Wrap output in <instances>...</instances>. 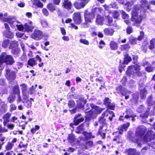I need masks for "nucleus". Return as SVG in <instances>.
<instances>
[{"label": "nucleus", "mask_w": 155, "mask_h": 155, "mask_svg": "<svg viewBox=\"0 0 155 155\" xmlns=\"http://www.w3.org/2000/svg\"><path fill=\"white\" fill-rule=\"evenodd\" d=\"M90 0L81 1V2H79L75 1L74 3V7L78 9L84 8L86 5L88 3Z\"/></svg>", "instance_id": "nucleus-9"}, {"label": "nucleus", "mask_w": 155, "mask_h": 155, "mask_svg": "<svg viewBox=\"0 0 155 155\" xmlns=\"http://www.w3.org/2000/svg\"><path fill=\"white\" fill-rule=\"evenodd\" d=\"M68 141L73 145L76 143L75 138L73 134H69L68 138Z\"/></svg>", "instance_id": "nucleus-26"}, {"label": "nucleus", "mask_w": 155, "mask_h": 155, "mask_svg": "<svg viewBox=\"0 0 155 155\" xmlns=\"http://www.w3.org/2000/svg\"><path fill=\"white\" fill-rule=\"evenodd\" d=\"M62 6L67 9H71L72 7V5L71 2L69 0H64Z\"/></svg>", "instance_id": "nucleus-18"}, {"label": "nucleus", "mask_w": 155, "mask_h": 155, "mask_svg": "<svg viewBox=\"0 0 155 155\" xmlns=\"http://www.w3.org/2000/svg\"><path fill=\"white\" fill-rule=\"evenodd\" d=\"M131 58L128 55V54H126L124 55V64H127L129 62L131 61Z\"/></svg>", "instance_id": "nucleus-37"}, {"label": "nucleus", "mask_w": 155, "mask_h": 155, "mask_svg": "<svg viewBox=\"0 0 155 155\" xmlns=\"http://www.w3.org/2000/svg\"><path fill=\"white\" fill-rule=\"evenodd\" d=\"M28 64L30 66H33L37 64V60L35 58H31L28 60Z\"/></svg>", "instance_id": "nucleus-28"}, {"label": "nucleus", "mask_w": 155, "mask_h": 155, "mask_svg": "<svg viewBox=\"0 0 155 155\" xmlns=\"http://www.w3.org/2000/svg\"><path fill=\"white\" fill-rule=\"evenodd\" d=\"M15 99V96L13 95H11L8 98V100L10 103H12L13 102Z\"/></svg>", "instance_id": "nucleus-53"}, {"label": "nucleus", "mask_w": 155, "mask_h": 155, "mask_svg": "<svg viewBox=\"0 0 155 155\" xmlns=\"http://www.w3.org/2000/svg\"><path fill=\"white\" fill-rule=\"evenodd\" d=\"M22 92L23 96H24V98H25V97H28V94L29 93V92H28L27 90L23 91Z\"/></svg>", "instance_id": "nucleus-56"}, {"label": "nucleus", "mask_w": 155, "mask_h": 155, "mask_svg": "<svg viewBox=\"0 0 155 155\" xmlns=\"http://www.w3.org/2000/svg\"><path fill=\"white\" fill-rule=\"evenodd\" d=\"M73 19L75 23L79 24L82 22L81 14L79 12L74 13L73 15Z\"/></svg>", "instance_id": "nucleus-13"}, {"label": "nucleus", "mask_w": 155, "mask_h": 155, "mask_svg": "<svg viewBox=\"0 0 155 155\" xmlns=\"http://www.w3.org/2000/svg\"><path fill=\"white\" fill-rule=\"evenodd\" d=\"M136 0H133V1H131L130 2H127L126 4H125V6H127V10L129 11L130 10V7L133 5L134 3L135 2Z\"/></svg>", "instance_id": "nucleus-42"}, {"label": "nucleus", "mask_w": 155, "mask_h": 155, "mask_svg": "<svg viewBox=\"0 0 155 155\" xmlns=\"http://www.w3.org/2000/svg\"><path fill=\"white\" fill-rule=\"evenodd\" d=\"M146 131V128L144 126H140L138 128L136 132L135 135L137 137L140 138L143 135Z\"/></svg>", "instance_id": "nucleus-11"}, {"label": "nucleus", "mask_w": 155, "mask_h": 155, "mask_svg": "<svg viewBox=\"0 0 155 155\" xmlns=\"http://www.w3.org/2000/svg\"><path fill=\"white\" fill-rule=\"evenodd\" d=\"M11 115V114L9 113H7L3 115V124L5 126H6L7 123L9 122V118Z\"/></svg>", "instance_id": "nucleus-21"}, {"label": "nucleus", "mask_w": 155, "mask_h": 155, "mask_svg": "<svg viewBox=\"0 0 155 155\" xmlns=\"http://www.w3.org/2000/svg\"><path fill=\"white\" fill-rule=\"evenodd\" d=\"M3 14L0 12V19L2 20L3 21L8 22L11 25L15 22V19L11 16H9L7 18H3Z\"/></svg>", "instance_id": "nucleus-12"}, {"label": "nucleus", "mask_w": 155, "mask_h": 155, "mask_svg": "<svg viewBox=\"0 0 155 155\" xmlns=\"http://www.w3.org/2000/svg\"><path fill=\"white\" fill-rule=\"evenodd\" d=\"M122 16V18L124 19H127L129 18L128 15L124 11H121Z\"/></svg>", "instance_id": "nucleus-52"}, {"label": "nucleus", "mask_w": 155, "mask_h": 155, "mask_svg": "<svg viewBox=\"0 0 155 155\" xmlns=\"http://www.w3.org/2000/svg\"><path fill=\"white\" fill-rule=\"evenodd\" d=\"M99 44L100 45L99 46V47L101 49L105 45V43L103 40H101L100 41Z\"/></svg>", "instance_id": "nucleus-63"}, {"label": "nucleus", "mask_w": 155, "mask_h": 155, "mask_svg": "<svg viewBox=\"0 0 155 155\" xmlns=\"http://www.w3.org/2000/svg\"><path fill=\"white\" fill-rule=\"evenodd\" d=\"M32 22L29 21L28 23H25L24 25V31L27 32L32 31L34 29V27L31 25Z\"/></svg>", "instance_id": "nucleus-15"}, {"label": "nucleus", "mask_w": 155, "mask_h": 155, "mask_svg": "<svg viewBox=\"0 0 155 155\" xmlns=\"http://www.w3.org/2000/svg\"><path fill=\"white\" fill-rule=\"evenodd\" d=\"M33 5H35L38 8H42L43 7V4L39 0H31Z\"/></svg>", "instance_id": "nucleus-23"}, {"label": "nucleus", "mask_w": 155, "mask_h": 155, "mask_svg": "<svg viewBox=\"0 0 155 155\" xmlns=\"http://www.w3.org/2000/svg\"><path fill=\"white\" fill-rule=\"evenodd\" d=\"M81 115V114H79L75 116L74 121V125H77L80 123L84 121V118L83 117H81L80 118L78 119V117H80Z\"/></svg>", "instance_id": "nucleus-20"}, {"label": "nucleus", "mask_w": 155, "mask_h": 155, "mask_svg": "<svg viewBox=\"0 0 155 155\" xmlns=\"http://www.w3.org/2000/svg\"><path fill=\"white\" fill-rule=\"evenodd\" d=\"M6 77L8 81L12 82L15 79L16 73L15 71L8 69L6 70Z\"/></svg>", "instance_id": "nucleus-7"}, {"label": "nucleus", "mask_w": 155, "mask_h": 155, "mask_svg": "<svg viewBox=\"0 0 155 155\" xmlns=\"http://www.w3.org/2000/svg\"><path fill=\"white\" fill-rule=\"evenodd\" d=\"M13 93L15 95L20 94V91L18 85H16L14 86L13 89Z\"/></svg>", "instance_id": "nucleus-35"}, {"label": "nucleus", "mask_w": 155, "mask_h": 155, "mask_svg": "<svg viewBox=\"0 0 155 155\" xmlns=\"http://www.w3.org/2000/svg\"><path fill=\"white\" fill-rule=\"evenodd\" d=\"M0 101V105L1 106V107L0 108V110L2 112L4 113L6 111L7 109V106L6 104H5L4 102H2V101Z\"/></svg>", "instance_id": "nucleus-31"}, {"label": "nucleus", "mask_w": 155, "mask_h": 155, "mask_svg": "<svg viewBox=\"0 0 155 155\" xmlns=\"http://www.w3.org/2000/svg\"><path fill=\"white\" fill-rule=\"evenodd\" d=\"M104 31L105 35L110 36L113 35L114 31V29L110 28H105L104 29Z\"/></svg>", "instance_id": "nucleus-25"}, {"label": "nucleus", "mask_w": 155, "mask_h": 155, "mask_svg": "<svg viewBox=\"0 0 155 155\" xmlns=\"http://www.w3.org/2000/svg\"><path fill=\"white\" fill-rule=\"evenodd\" d=\"M68 105L70 108L74 107L75 105V102L73 100H70L68 103Z\"/></svg>", "instance_id": "nucleus-51"}, {"label": "nucleus", "mask_w": 155, "mask_h": 155, "mask_svg": "<svg viewBox=\"0 0 155 155\" xmlns=\"http://www.w3.org/2000/svg\"><path fill=\"white\" fill-rule=\"evenodd\" d=\"M42 11L43 14L45 16H47L48 15L49 12L45 8H43L42 10Z\"/></svg>", "instance_id": "nucleus-55"}, {"label": "nucleus", "mask_w": 155, "mask_h": 155, "mask_svg": "<svg viewBox=\"0 0 155 155\" xmlns=\"http://www.w3.org/2000/svg\"><path fill=\"white\" fill-rule=\"evenodd\" d=\"M110 48L112 50H116L117 48V43L113 41H112L110 42Z\"/></svg>", "instance_id": "nucleus-39"}, {"label": "nucleus", "mask_w": 155, "mask_h": 155, "mask_svg": "<svg viewBox=\"0 0 155 155\" xmlns=\"http://www.w3.org/2000/svg\"><path fill=\"white\" fill-rule=\"evenodd\" d=\"M147 102L148 106H151L154 104H155V101L153 102L152 101V97L151 96L148 98ZM153 108L154 110L155 109V106Z\"/></svg>", "instance_id": "nucleus-29"}, {"label": "nucleus", "mask_w": 155, "mask_h": 155, "mask_svg": "<svg viewBox=\"0 0 155 155\" xmlns=\"http://www.w3.org/2000/svg\"><path fill=\"white\" fill-rule=\"evenodd\" d=\"M144 37V33L143 31H141L140 32V35L138 36L137 39L139 41H140L142 40Z\"/></svg>", "instance_id": "nucleus-54"}, {"label": "nucleus", "mask_w": 155, "mask_h": 155, "mask_svg": "<svg viewBox=\"0 0 155 155\" xmlns=\"http://www.w3.org/2000/svg\"><path fill=\"white\" fill-rule=\"evenodd\" d=\"M150 107L148 106L147 109H145L143 105H141L137 108V110L139 113H142L143 111L145 112V113L143 115L140 114V116L143 117L147 118L149 114L148 112L150 110V108L149 107Z\"/></svg>", "instance_id": "nucleus-8"}, {"label": "nucleus", "mask_w": 155, "mask_h": 155, "mask_svg": "<svg viewBox=\"0 0 155 155\" xmlns=\"http://www.w3.org/2000/svg\"><path fill=\"white\" fill-rule=\"evenodd\" d=\"M126 31L127 34H130L133 32V28L131 27H128L127 28Z\"/></svg>", "instance_id": "nucleus-59"}, {"label": "nucleus", "mask_w": 155, "mask_h": 155, "mask_svg": "<svg viewBox=\"0 0 155 155\" xmlns=\"http://www.w3.org/2000/svg\"><path fill=\"white\" fill-rule=\"evenodd\" d=\"M14 145V144L12 143L8 142L5 147V149L7 150H10L12 148Z\"/></svg>", "instance_id": "nucleus-48"}, {"label": "nucleus", "mask_w": 155, "mask_h": 155, "mask_svg": "<svg viewBox=\"0 0 155 155\" xmlns=\"http://www.w3.org/2000/svg\"><path fill=\"white\" fill-rule=\"evenodd\" d=\"M146 70L148 72H151L153 71V68L151 66L146 67L145 68Z\"/></svg>", "instance_id": "nucleus-60"}, {"label": "nucleus", "mask_w": 155, "mask_h": 155, "mask_svg": "<svg viewBox=\"0 0 155 155\" xmlns=\"http://www.w3.org/2000/svg\"><path fill=\"white\" fill-rule=\"evenodd\" d=\"M6 126H7L8 128L11 130H13L15 127V125L11 123L8 124Z\"/></svg>", "instance_id": "nucleus-62"}, {"label": "nucleus", "mask_w": 155, "mask_h": 155, "mask_svg": "<svg viewBox=\"0 0 155 155\" xmlns=\"http://www.w3.org/2000/svg\"><path fill=\"white\" fill-rule=\"evenodd\" d=\"M141 3V6L139 5L135 6L132 11L131 21L134 22L132 25L139 26L141 23L144 13L147 10L150 8V6L147 1L145 0H142Z\"/></svg>", "instance_id": "nucleus-1"}, {"label": "nucleus", "mask_w": 155, "mask_h": 155, "mask_svg": "<svg viewBox=\"0 0 155 155\" xmlns=\"http://www.w3.org/2000/svg\"><path fill=\"white\" fill-rule=\"evenodd\" d=\"M129 42L131 45H134L137 43V39L132 36H130L128 38Z\"/></svg>", "instance_id": "nucleus-43"}, {"label": "nucleus", "mask_w": 155, "mask_h": 155, "mask_svg": "<svg viewBox=\"0 0 155 155\" xmlns=\"http://www.w3.org/2000/svg\"><path fill=\"white\" fill-rule=\"evenodd\" d=\"M104 104L107 106L109 109L112 110L114 109L115 106V104L111 103L109 98L108 97L105 98L104 101Z\"/></svg>", "instance_id": "nucleus-17"}, {"label": "nucleus", "mask_w": 155, "mask_h": 155, "mask_svg": "<svg viewBox=\"0 0 155 155\" xmlns=\"http://www.w3.org/2000/svg\"><path fill=\"white\" fill-rule=\"evenodd\" d=\"M90 106L92 109L94 110L95 111H88V109L86 110L85 113H87L86 116L89 118H95L96 117L97 114L100 113L104 110V108H100L93 104H91Z\"/></svg>", "instance_id": "nucleus-4"}, {"label": "nucleus", "mask_w": 155, "mask_h": 155, "mask_svg": "<svg viewBox=\"0 0 155 155\" xmlns=\"http://www.w3.org/2000/svg\"><path fill=\"white\" fill-rule=\"evenodd\" d=\"M155 137V133L152 131H149L144 137L143 140L146 142H148Z\"/></svg>", "instance_id": "nucleus-10"}, {"label": "nucleus", "mask_w": 155, "mask_h": 155, "mask_svg": "<svg viewBox=\"0 0 155 155\" xmlns=\"http://www.w3.org/2000/svg\"><path fill=\"white\" fill-rule=\"evenodd\" d=\"M19 31H24V26H23L21 25H16Z\"/></svg>", "instance_id": "nucleus-58"}, {"label": "nucleus", "mask_w": 155, "mask_h": 155, "mask_svg": "<svg viewBox=\"0 0 155 155\" xmlns=\"http://www.w3.org/2000/svg\"><path fill=\"white\" fill-rule=\"evenodd\" d=\"M83 134L87 139H89L94 137V136L91 135V133H87L86 132H84L83 133Z\"/></svg>", "instance_id": "nucleus-40"}, {"label": "nucleus", "mask_w": 155, "mask_h": 155, "mask_svg": "<svg viewBox=\"0 0 155 155\" xmlns=\"http://www.w3.org/2000/svg\"><path fill=\"white\" fill-rule=\"evenodd\" d=\"M110 15L113 16L114 18H117L119 16V13L117 11H114L113 12H109Z\"/></svg>", "instance_id": "nucleus-38"}, {"label": "nucleus", "mask_w": 155, "mask_h": 155, "mask_svg": "<svg viewBox=\"0 0 155 155\" xmlns=\"http://www.w3.org/2000/svg\"><path fill=\"white\" fill-rule=\"evenodd\" d=\"M126 113L127 114L125 116L126 118H128L130 117H136V115L133 113L132 111L130 109H127Z\"/></svg>", "instance_id": "nucleus-22"}, {"label": "nucleus", "mask_w": 155, "mask_h": 155, "mask_svg": "<svg viewBox=\"0 0 155 155\" xmlns=\"http://www.w3.org/2000/svg\"><path fill=\"white\" fill-rule=\"evenodd\" d=\"M130 125L129 123H127L125 124H123V125L121 126L118 128V132H115L113 133V135L116 134L117 133H118L119 134H121L124 131H126L127 128L129 127Z\"/></svg>", "instance_id": "nucleus-16"}, {"label": "nucleus", "mask_w": 155, "mask_h": 155, "mask_svg": "<svg viewBox=\"0 0 155 155\" xmlns=\"http://www.w3.org/2000/svg\"><path fill=\"white\" fill-rule=\"evenodd\" d=\"M14 62V58L11 55L7 54L5 52H3L0 55L1 63H6L7 64L12 65Z\"/></svg>", "instance_id": "nucleus-5"}, {"label": "nucleus", "mask_w": 155, "mask_h": 155, "mask_svg": "<svg viewBox=\"0 0 155 155\" xmlns=\"http://www.w3.org/2000/svg\"><path fill=\"white\" fill-rule=\"evenodd\" d=\"M41 23L42 26L43 27L47 28L48 26V24L46 20L45 19H43L41 21Z\"/></svg>", "instance_id": "nucleus-49"}, {"label": "nucleus", "mask_w": 155, "mask_h": 155, "mask_svg": "<svg viewBox=\"0 0 155 155\" xmlns=\"http://www.w3.org/2000/svg\"><path fill=\"white\" fill-rule=\"evenodd\" d=\"M140 90L141 91L140 95L141 98L143 99L145 97L147 94V91L145 89L142 90V89L140 88Z\"/></svg>", "instance_id": "nucleus-47"}, {"label": "nucleus", "mask_w": 155, "mask_h": 155, "mask_svg": "<svg viewBox=\"0 0 155 155\" xmlns=\"http://www.w3.org/2000/svg\"><path fill=\"white\" fill-rule=\"evenodd\" d=\"M20 52V49L19 48H16L12 51V54L15 55L16 57H18Z\"/></svg>", "instance_id": "nucleus-41"}, {"label": "nucleus", "mask_w": 155, "mask_h": 155, "mask_svg": "<svg viewBox=\"0 0 155 155\" xmlns=\"http://www.w3.org/2000/svg\"><path fill=\"white\" fill-rule=\"evenodd\" d=\"M110 15H109L106 16V18L105 19L106 24L108 26L112 25L116 26V25L115 22V21H113L112 18L110 17Z\"/></svg>", "instance_id": "nucleus-14"}, {"label": "nucleus", "mask_w": 155, "mask_h": 155, "mask_svg": "<svg viewBox=\"0 0 155 155\" xmlns=\"http://www.w3.org/2000/svg\"><path fill=\"white\" fill-rule=\"evenodd\" d=\"M103 128V126H101L100 127L99 130L98 132V134L100 135L101 137L103 139L105 137V134L103 133L102 131V130Z\"/></svg>", "instance_id": "nucleus-44"}, {"label": "nucleus", "mask_w": 155, "mask_h": 155, "mask_svg": "<svg viewBox=\"0 0 155 155\" xmlns=\"http://www.w3.org/2000/svg\"><path fill=\"white\" fill-rule=\"evenodd\" d=\"M104 7L105 9L107 11H109V9L111 7L113 8H117V6L116 4V3H114L112 4H111L110 5L107 6V5H104Z\"/></svg>", "instance_id": "nucleus-32"}, {"label": "nucleus", "mask_w": 155, "mask_h": 155, "mask_svg": "<svg viewBox=\"0 0 155 155\" xmlns=\"http://www.w3.org/2000/svg\"><path fill=\"white\" fill-rule=\"evenodd\" d=\"M126 153L128 155H140L139 152L137 151L135 149H129L126 150Z\"/></svg>", "instance_id": "nucleus-19"}, {"label": "nucleus", "mask_w": 155, "mask_h": 155, "mask_svg": "<svg viewBox=\"0 0 155 155\" xmlns=\"http://www.w3.org/2000/svg\"><path fill=\"white\" fill-rule=\"evenodd\" d=\"M150 45L149 46L150 49L152 50L155 48V38L152 39L150 41Z\"/></svg>", "instance_id": "nucleus-45"}, {"label": "nucleus", "mask_w": 155, "mask_h": 155, "mask_svg": "<svg viewBox=\"0 0 155 155\" xmlns=\"http://www.w3.org/2000/svg\"><path fill=\"white\" fill-rule=\"evenodd\" d=\"M116 90L118 93H121L123 95L126 94L127 92H125L126 90H124V91L122 89V87L121 86H119L117 88Z\"/></svg>", "instance_id": "nucleus-36"}, {"label": "nucleus", "mask_w": 155, "mask_h": 155, "mask_svg": "<svg viewBox=\"0 0 155 155\" xmlns=\"http://www.w3.org/2000/svg\"><path fill=\"white\" fill-rule=\"evenodd\" d=\"M16 108V107L14 104H12L10 105V111L15 110Z\"/></svg>", "instance_id": "nucleus-64"}, {"label": "nucleus", "mask_w": 155, "mask_h": 155, "mask_svg": "<svg viewBox=\"0 0 155 155\" xmlns=\"http://www.w3.org/2000/svg\"><path fill=\"white\" fill-rule=\"evenodd\" d=\"M3 35L5 37L8 38H12L13 37V33L8 29L4 31Z\"/></svg>", "instance_id": "nucleus-24"}, {"label": "nucleus", "mask_w": 155, "mask_h": 155, "mask_svg": "<svg viewBox=\"0 0 155 155\" xmlns=\"http://www.w3.org/2000/svg\"><path fill=\"white\" fill-rule=\"evenodd\" d=\"M140 66L138 64L129 66L126 71L127 75L134 77L136 75L140 76L142 73L140 71Z\"/></svg>", "instance_id": "nucleus-3"}, {"label": "nucleus", "mask_w": 155, "mask_h": 155, "mask_svg": "<svg viewBox=\"0 0 155 155\" xmlns=\"http://www.w3.org/2000/svg\"><path fill=\"white\" fill-rule=\"evenodd\" d=\"M80 42L82 44L88 45H89V43L88 41L85 38H81L79 40Z\"/></svg>", "instance_id": "nucleus-46"}, {"label": "nucleus", "mask_w": 155, "mask_h": 155, "mask_svg": "<svg viewBox=\"0 0 155 155\" xmlns=\"http://www.w3.org/2000/svg\"><path fill=\"white\" fill-rule=\"evenodd\" d=\"M47 7L51 12H53L56 10V7L51 3H49L47 5Z\"/></svg>", "instance_id": "nucleus-30"}, {"label": "nucleus", "mask_w": 155, "mask_h": 155, "mask_svg": "<svg viewBox=\"0 0 155 155\" xmlns=\"http://www.w3.org/2000/svg\"><path fill=\"white\" fill-rule=\"evenodd\" d=\"M108 113L110 114H112V117H109V119L111 121L113 117L114 116V113L111 110H107L105 111L104 113H103L102 115L103 116H104L106 114H108Z\"/></svg>", "instance_id": "nucleus-33"}, {"label": "nucleus", "mask_w": 155, "mask_h": 155, "mask_svg": "<svg viewBox=\"0 0 155 155\" xmlns=\"http://www.w3.org/2000/svg\"><path fill=\"white\" fill-rule=\"evenodd\" d=\"M35 87H34V86L32 85L29 89V93L31 94H32L35 92Z\"/></svg>", "instance_id": "nucleus-61"}, {"label": "nucleus", "mask_w": 155, "mask_h": 155, "mask_svg": "<svg viewBox=\"0 0 155 155\" xmlns=\"http://www.w3.org/2000/svg\"><path fill=\"white\" fill-rule=\"evenodd\" d=\"M9 40L8 39L4 40L2 44V47L4 48H6L9 44Z\"/></svg>", "instance_id": "nucleus-50"}, {"label": "nucleus", "mask_w": 155, "mask_h": 155, "mask_svg": "<svg viewBox=\"0 0 155 155\" xmlns=\"http://www.w3.org/2000/svg\"><path fill=\"white\" fill-rule=\"evenodd\" d=\"M43 37V34L42 32L40 30L37 29L34 30L33 33L31 35L32 38L36 40L41 39Z\"/></svg>", "instance_id": "nucleus-6"}, {"label": "nucleus", "mask_w": 155, "mask_h": 155, "mask_svg": "<svg viewBox=\"0 0 155 155\" xmlns=\"http://www.w3.org/2000/svg\"><path fill=\"white\" fill-rule=\"evenodd\" d=\"M97 15L96 19V23L98 25L103 24L104 21L103 18L99 15V14Z\"/></svg>", "instance_id": "nucleus-27"}, {"label": "nucleus", "mask_w": 155, "mask_h": 155, "mask_svg": "<svg viewBox=\"0 0 155 155\" xmlns=\"http://www.w3.org/2000/svg\"><path fill=\"white\" fill-rule=\"evenodd\" d=\"M102 11L103 10L100 8H94L90 13L88 12L87 10H86L84 14L86 22L88 23L91 22L92 20L94 18L95 15L101 13Z\"/></svg>", "instance_id": "nucleus-2"}, {"label": "nucleus", "mask_w": 155, "mask_h": 155, "mask_svg": "<svg viewBox=\"0 0 155 155\" xmlns=\"http://www.w3.org/2000/svg\"><path fill=\"white\" fill-rule=\"evenodd\" d=\"M18 46V42L16 41H12L10 43L9 48L12 49L14 47H17Z\"/></svg>", "instance_id": "nucleus-34"}, {"label": "nucleus", "mask_w": 155, "mask_h": 155, "mask_svg": "<svg viewBox=\"0 0 155 155\" xmlns=\"http://www.w3.org/2000/svg\"><path fill=\"white\" fill-rule=\"evenodd\" d=\"M121 48L125 50H128L130 48V46L129 44H127L122 45L121 46Z\"/></svg>", "instance_id": "nucleus-57"}]
</instances>
